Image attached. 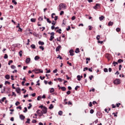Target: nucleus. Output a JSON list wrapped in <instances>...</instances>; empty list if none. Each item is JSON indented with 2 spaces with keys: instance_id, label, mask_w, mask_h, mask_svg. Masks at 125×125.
Masks as SVG:
<instances>
[{
  "instance_id": "nucleus-12",
  "label": "nucleus",
  "mask_w": 125,
  "mask_h": 125,
  "mask_svg": "<svg viewBox=\"0 0 125 125\" xmlns=\"http://www.w3.org/2000/svg\"><path fill=\"white\" fill-rule=\"evenodd\" d=\"M36 113L38 114H43V111H41L40 110H38L36 111Z\"/></svg>"
},
{
  "instance_id": "nucleus-35",
  "label": "nucleus",
  "mask_w": 125,
  "mask_h": 125,
  "mask_svg": "<svg viewBox=\"0 0 125 125\" xmlns=\"http://www.w3.org/2000/svg\"><path fill=\"white\" fill-rule=\"evenodd\" d=\"M46 113H38V116H39V117H42V116H43V114H45Z\"/></svg>"
},
{
  "instance_id": "nucleus-16",
  "label": "nucleus",
  "mask_w": 125,
  "mask_h": 125,
  "mask_svg": "<svg viewBox=\"0 0 125 125\" xmlns=\"http://www.w3.org/2000/svg\"><path fill=\"white\" fill-rule=\"evenodd\" d=\"M60 48H61V46H57V48H56V51H59Z\"/></svg>"
},
{
  "instance_id": "nucleus-39",
  "label": "nucleus",
  "mask_w": 125,
  "mask_h": 125,
  "mask_svg": "<svg viewBox=\"0 0 125 125\" xmlns=\"http://www.w3.org/2000/svg\"><path fill=\"white\" fill-rule=\"evenodd\" d=\"M27 109H28V108H27V107H24V111L22 112H23L24 113H27Z\"/></svg>"
},
{
  "instance_id": "nucleus-40",
  "label": "nucleus",
  "mask_w": 125,
  "mask_h": 125,
  "mask_svg": "<svg viewBox=\"0 0 125 125\" xmlns=\"http://www.w3.org/2000/svg\"><path fill=\"white\" fill-rule=\"evenodd\" d=\"M88 69H91V68H88L87 67H84V69L83 70V71H85V70H88Z\"/></svg>"
},
{
  "instance_id": "nucleus-51",
  "label": "nucleus",
  "mask_w": 125,
  "mask_h": 125,
  "mask_svg": "<svg viewBox=\"0 0 125 125\" xmlns=\"http://www.w3.org/2000/svg\"><path fill=\"white\" fill-rule=\"evenodd\" d=\"M16 91H17V93L19 94V93H20V90H19V88H17V90H16Z\"/></svg>"
},
{
  "instance_id": "nucleus-17",
  "label": "nucleus",
  "mask_w": 125,
  "mask_h": 125,
  "mask_svg": "<svg viewBox=\"0 0 125 125\" xmlns=\"http://www.w3.org/2000/svg\"><path fill=\"white\" fill-rule=\"evenodd\" d=\"M113 24H114L113 22L109 21L108 23V26H113Z\"/></svg>"
},
{
  "instance_id": "nucleus-52",
  "label": "nucleus",
  "mask_w": 125,
  "mask_h": 125,
  "mask_svg": "<svg viewBox=\"0 0 125 125\" xmlns=\"http://www.w3.org/2000/svg\"><path fill=\"white\" fill-rule=\"evenodd\" d=\"M39 49H41V50H42V51H43L44 50L43 46H40Z\"/></svg>"
},
{
  "instance_id": "nucleus-5",
  "label": "nucleus",
  "mask_w": 125,
  "mask_h": 125,
  "mask_svg": "<svg viewBox=\"0 0 125 125\" xmlns=\"http://www.w3.org/2000/svg\"><path fill=\"white\" fill-rule=\"evenodd\" d=\"M12 78V76H9V75H6V76H4V78L6 79V80H9Z\"/></svg>"
},
{
  "instance_id": "nucleus-55",
  "label": "nucleus",
  "mask_w": 125,
  "mask_h": 125,
  "mask_svg": "<svg viewBox=\"0 0 125 125\" xmlns=\"http://www.w3.org/2000/svg\"><path fill=\"white\" fill-rule=\"evenodd\" d=\"M37 122V121L36 120H31V123L35 124Z\"/></svg>"
},
{
  "instance_id": "nucleus-43",
  "label": "nucleus",
  "mask_w": 125,
  "mask_h": 125,
  "mask_svg": "<svg viewBox=\"0 0 125 125\" xmlns=\"http://www.w3.org/2000/svg\"><path fill=\"white\" fill-rule=\"evenodd\" d=\"M5 84H10V82H9L8 81H6L4 82V85Z\"/></svg>"
},
{
  "instance_id": "nucleus-56",
  "label": "nucleus",
  "mask_w": 125,
  "mask_h": 125,
  "mask_svg": "<svg viewBox=\"0 0 125 125\" xmlns=\"http://www.w3.org/2000/svg\"><path fill=\"white\" fill-rule=\"evenodd\" d=\"M116 32H120V31H121V29L119 27L116 28Z\"/></svg>"
},
{
  "instance_id": "nucleus-48",
  "label": "nucleus",
  "mask_w": 125,
  "mask_h": 125,
  "mask_svg": "<svg viewBox=\"0 0 125 125\" xmlns=\"http://www.w3.org/2000/svg\"><path fill=\"white\" fill-rule=\"evenodd\" d=\"M109 72V71H108V70H107L106 68L104 69V72L106 73V72Z\"/></svg>"
},
{
  "instance_id": "nucleus-53",
  "label": "nucleus",
  "mask_w": 125,
  "mask_h": 125,
  "mask_svg": "<svg viewBox=\"0 0 125 125\" xmlns=\"http://www.w3.org/2000/svg\"><path fill=\"white\" fill-rule=\"evenodd\" d=\"M58 81H59V82H63V80L61 78H58Z\"/></svg>"
},
{
  "instance_id": "nucleus-4",
  "label": "nucleus",
  "mask_w": 125,
  "mask_h": 125,
  "mask_svg": "<svg viewBox=\"0 0 125 125\" xmlns=\"http://www.w3.org/2000/svg\"><path fill=\"white\" fill-rule=\"evenodd\" d=\"M113 83L115 84H120V80L119 79H116V80H114V82H113Z\"/></svg>"
},
{
  "instance_id": "nucleus-7",
  "label": "nucleus",
  "mask_w": 125,
  "mask_h": 125,
  "mask_svg": "<svg viewBox=\"0 0 125 125\" xmlns=\"http://www.w3.org/2000/svg\"><path fill=\"white\" fill-rule=\"evenodd\" d=\"M20 119H21V120H24L25 117L24 115H22L21 114L20 115Z\"/></svg>"
},
{
  "instance_id": "nucleus-59",
  "label": "nucleus",
  "mask_w": 125,
  "mask_h": 125,
  "mask_svg": "<svg viewBox=\"0 0 125 125\" xmlns=\"http://www.w3.org/2000/svg\"><path fill=\"white\" fill-rule=\"evenodd\" d=\"M63 14H64V11H62L60 13V15H63Z\"/></svg>"
},
{
  "instance_id": "nucleus-8",
  "label": "nucleus",
  "mask_w": 125,
  "mask_h": 125,
  "mask_svg": "<svg viewBox=\"0 0 125 125\" xmlns=\"http://www.w3.org/2000/svg\"><path fill=\"white\" fill-rule=\"evenodd\" d=\"M81 78H83V76H77V79L78 81H81Z\"/></svg>"
},
{
  "instance_id": "nucleus-24",
  "label": "nucleus",
  "mask_w": 125,
  "mask_h": 125,
  "mask_svg": "<svg viewBox=\"0 0 125 125\" xmlns=\"http://www.w3.org/2000/svg\"><path fill=\"white\" fill-rule=\"evenodd\" d=\"M99 20L100 21H102V20H104V16H102L101 17H99Z\"/></svg>"
},
{
  "instance_id": "nucleus-10",
  "label": "nucleus",
  "mask_w": 125,
  "mask_h": 125,
  "mask_svg": "<svg viewBox=\"0 0 125 125\" xmlns=\"http://www.w3.org/2000/svg\"><path fill=\"white\" fill-rule=\"evenodd\" d=\"M97 5H100V4L96 3V5L93 7L94 9H98V7H97Z\"/></svg>"
},
{
  "instance_id": "nucleus-15",
  "label": "nucleus",
  "mask_w": 125,
  "mask_h": 125,
  "mask_svg": "<svg viewBox=\"0 0 125 125\" xmlns=\"http://www.w3.org/2000/svg\"><path fill=\"white\" fill-rule=\"evenodd\" d=\"M88 61H90V58H85V64H88Z\"/></svg>"
},
{
  "instance_id": "nucleus-49",
  "label": "nucleus",
  "mask_w": 125,
  "mask_h": 125,
  "mask_svg": "<svg viewBox=\"0 0 125 125\" xmlns=\"http://www.w3.org/2000/svg\"><path fill=\"white\" fill-rule=\"evenodd\" d=\"M4 59H7V54H4V56L3 57Z\"/></svg>"
},
{
  "instance_id": "nucleus-20",
  "label": "nucleus",
  "mask_w": 125,
  "mask_h": 125,
  "mask_svg": "<svg viewBox=\"0 0 125 125\" xmlns=\"http://www.w3.org/2000/svg\"><path fill=\"white\" fill-rule=\"evenodd\" d=\"M40 59V58L39 57V56H36L34 57V61L39 60V59Z\"/></svg>"
},
{
  "instance_id": "nucleus-32",
  "label": "nucleus",
  "mask_w": 125,
  "mask_h": 125,
  "mask_svg": "<svg viewBox=\"0 0 125 125\" xmlns=\"http://www.w3.org/2000/svg\"><path fill=\"white\" fill-rule=\"evenodd\" d=\"M38 20L39 21H42V20H43V18H42V17H40L38 19Z\"/></svg>"
},
{
  "instance_id": "nucleus-26",
  "label": "nucleus",
  "mask_w": 125,
  "mask_h": 125,
  "mask_svg": "<svg viewBox=\"0 0 125 125\" xmlns=\"http://www.w3.org/2000/svg\"><path fill=\"white\" fill-rule=\"evenodd\" d=\"M73 52H75V53H79V48H77V49H75V51H73Z\"/></svg>"
},
{
  "instance_id": "nucleus-21",
  "label": "nucleus",
  "mask_w": 125,
  "mask_h": 125,
  "mask_svg": "<svg viewBox=\"0 0 125 125\" xmlns=\"http://www.w3.org/2000/svg\"><path fill=\"white\" fill-rule=\"evenodd\" d=\"M31 104H28V106L27 107H24V108H27V109H30V108H31Z\"/></svg>"
},
{
  "instance_id": "nucleus-37",
  "label": "nucleus",
  "mask_w": 125,
  "mask_h": 125,
  "mask_svg": "<svg viewBox=\"0 0 125 125\" xmlns=\"http://www.w3.org/2000/svg\"><path fill=\"white\" fill-rule=\"evenodd\" d=\"M45 70L46 71V73H51V70H48V69L45 68Z\"/></svg>"
},
{
  "instance_id": "nucleus-47",
  "label": "nucleus",
  "mask_w": 125,
  "mask_h": 125,
  "mask_svg": "<svg viewBox=\"0 0 125 125\" xmlns=\"http://www.w3.org/2000/svg\"><path fill=\"white\" fill-rule=\"evenodd\" d=\"M70 29H71V27L70 26H68V28H66V31H70Z\"/></svg>"
},
{
  "instance_id": "nucleus-45",
  "label": "nucleus",
  "mask_w": 125,
  "mask_h": 125,
  "mask_svg": "<svg viewBox=\"0 0 125 125\" xmlns=\"http://www.w3.org/2000/svg\"><path fill=\"white\" fill-rule=\"evenodd\" d=\"M25 123L30 124V119H27V121H25Z\"/></svg>"
},
{
  "instance_id": "nucleus-1",
  "label": "nucleus",
  "mask_w": 125,
  "mask_h": 125,
  "mask_svg": "<svg viewBox=\"0 0 125 125\" xmlns=\"http://www.w3.org/2000/svg\"><path fill=\"white\" fill-rule=\"evenodd\" d=\"M33 71V72H34V73H35V74H39V73H43V71H42L41 69H34L32 71Z\"/></svg>"
},
{
  "instance_id": "nucleus-33",
  "label": "nucleus",
  "mask_w": 125,
  "mask_h": 125,
  "mask_svg": "<svg viewBox=\"0 0 125 125\" xmlns=\"http://www.w3.org/2000/svg\"><path fill=\"white\" fill-rule=\"evenodd\" d=\"M10 68H12V69H15L16 68V66H15V65H12L10 66Z\"/></svg>"
},
{
  "instance_id": "nucleus-61",
  "label": "nucleus",
  "mask_w": 125,
  "mask_h": 125,
  "mask_svg": "<svg viewBox=\"0 0 125 125\" xmlns=\"http://www.w3.org/2000/svg\"><path fill=\"white\" fill-rule=\"evenodd\" d=\"M111 107L112 108H115V107H117V106L114 105V104H111Z\"/></svg>"
},
{
  "instance_id": "nucleus-22",
  "label": "nucleus",
  "mask_w": 125,
  "mask_h": 125,
  "mask_svg": "<svg viewBox=\"0 0 125 125\" xmlns=\"http://www.w3.org/2000/svg\"><path fill=\"white\" fill-rule=\"evenodd\" d=\"M118 62H112V65L115 66V65L118 64Z\"/></svg>"
},
{
  "instance_id": "nucleus-34",
  "label": "nucleus",
  "mask_w": 125,
  "mask_h": 125,
  "mask_svg": "<svg viewBox=\"0 0 125 125\" xmlns=\"http://www.w3.org/2000/svg\"><path fill=\"white\" fill-rule=\"evenodd\" d=\"M54 92V88H51L50 90H49V93H52Z\"/></svg>"
},
{
  "instance_id": "nucleus-23",
  "label": "nucleus",
  "mask_w": 125,
  "mask_h": 125,
  "mask_svg": "<svg viewBox=\"0 0 125 125\" xmlns=\"http://www.w3.org/2000/svg\"><path fill=\"white\" fill-rule=\"evenodd\" d=\"M48 109H42V111H41V112H43V114H46V110Z\"/></svg>"
},
{
  "instance_id": "nucleus-44",
  "label": "nucleus",
  "mask_w": 125,
  "mask_h": 125,
  "mask_svg": "<svg viewBox=\"0 0 125 125\" xmlns=\"http://www.w3.org/2000/svg\"><path fill=\"white\" fill-rule=\"evenodd\" d=\"M56 24V21H53L52 22V25H53L54 26Z\"/></svg>"
},
{
  "instance_id": "nucleus-11",
  "label": "nucleus",
  "mask_w": 125,
  "mask_h": 125,
  "mask_svg": "<svg viewBox=\"0 0 125 125\" xmlns=\"http://www.w3.org/2000/svg\"><path fill=\"white\" fill-rule=\"evenodd\" d=\"M30 34H33L34 37H37V34L36 32H30Z\"/></svg>"
},
{
  "instance_id": "nucleus-29",
  "label": "nucleus",
  "mask_w": 125,
  "mask_h": 125,
  "mask_svg": "<svg viewBox=\"0 0 125 125\" xmlns=\"http://www.w3.org/2000/svg\"><path fill=\"white\" fill-rule=\"evenodd\" d=\"M30 21H31V22L34 23V22H36V19L32 18L31 19Z\"/></svg>"
},
{
  "instance_id": "nucleus-25",
  "label": "nucleus",
  "mask_w": 125,
  "mask_h": 125,
  "mask_svg": "<svg viewBox=\"0 0 125 125\" xmlns=\"http://www.w3.org/2000/svg\"><path fill=\"white\" fill-rule=\"evenodd\" d=\"M64 104L72 105V103H71L70 102H64Z\"/></svg>"
},
{
  "instance_id": "nucleus-62",
  "label": "nucleus",
  "mask_w": 125,
  "mask_h": 125,
  "mask_svg": "<svg viewBox=\"0 0 125 125\" xmlns=\"http://www.w3.org/2000/svg\"><path fill=\"white\" fill-rule=\"evenodd\" d=\"M94 112V111L93 109L90 110V114H93Z\"/></svg>"
},
{
  "instance_id": "nucleus-63",
  "label": "nucleus",
  "mask_w": 125,
  "mask_h": 125,
  "mask_svg": "<svg viewBox=\"0 0 125 125\" xmlns=\"http://www.w3.org/2000/svg\"><path fill=\"white\" fill-rule=\"evenodd\" d=\"M100 39V36L98 35V36H96V40H99V39Z\"/></svg>"
},
{
  "instance_id": "nucleus-27",
  "label": "nucleus",
  "mask_w": 125,
  "mask_h": 125,
  "mask_svg": "<svg viewBox=\"0 0 125 125\" xmlns=\"http://www.w3.org/2000/svg\"><path fill=\"white\" fill-rule=\"evenodd\" d=\"M5 97H3V98H1V100H0V103L2 102H5Z\"/></svg>"
},
{
  "instance_id": "nucleus-19",
  "label": "nucleus",
  "mask_w": 125,
  "mask_h": 125,
  "mask_svg": "<svg viewBox=\"0 0 125 125\" xmlns=\"http://www.w3.org/2000/svg\"><path fill=\"white\" fill-rule=\"evenodd\" d=\"M38 44H39V45H43L44 43L43 42H42L41 41H39V42H38Z\"/></svg>"
},
{
  "instance_id": "nucleus-64",
  "label": "nucleus",
  "mask_w": 125,
  "mask_h": 125,
  "mask_svg": "<svg viewBox=\"0 0 125 125\" xmlns=\"http://www.w3.org/2000/svg\"><path fill=\"white\" fill-rule=\"evenodd\" d=\"M78 88H79V86H75V91L78 90Z\"/></svg>"
},
{
  "instance_id": "nucleus-50",
  "label": "nucleus",
  "mask_w": 125,
  "mask_h": 125,
  "mask_svg": "<svg viewBox=\"0 0 125 125\" xmlns=\"http://www.w3.org/2000/svg\"><path fill=\"white\" fill-rule=\"evenodd\" d=\"M19 54H20V57H22V51H20Z\"/></svg>"
},
{
  "instance_id": "nucleus-6",
  "label": "nucleus",
  "mask_w": 125,
  "mask_h": 125,
  "mask_svg": "<svg viewBox=\"0 0 125 125\" xmlns=\"http://www.w3.org/2000/svg\"><path fill=\"white\" fill-rule=\"evenodd\" d=\"M73 52H73V50H69V55H70V56H73Z\"/></svg>"
},
{
  "instance_id": "nucleus-36",
  "label": "nucleus",
  "mask_w": 125,
  "mask_h": 125,
  "mask_svg": "<svg viewBox=\"0 0 125 125\" xmlns=\"http://www.w3.org/2000/svg\"><path fill=\"white\" fill-rule=\"evenodd\" d=\"M13 63V61L10 60L9 61V62L7 63V65H10V64Z\"/></svg>"
},
{
  "instance_id": "nucleus-58",
  "label": "nucleus",
  "mask_w": 125,
  "mask_h": 125,
  "mask_svg": "<svg viewBox=\"0 0 125 125\" xmlns=\"http://www.w3.org/2000/svg\"><path fill=\"white\" fill-rule=\"evenodd\" d=\"M120 105H121V104L117 103V104H116V105H114V106H117V107H118V106H119Z\"/></svg>"
},
{
  "instance_id": "nucleus-57",
  "label": "nucleus",
  "mask_w": 125,
  "mask_h": 125,
  "mask_svg": "<svg viewBox=\"0 0 125 125\" xmlns=\"http://www.w3.org/2000/svg\"><path fill=\"white\" fill-rule=\"evenodd\" d=\"M39 79H41V80H43L44 79V77H39Z\"/></svg>"
},
{
  "instance_id": "nucleus-30",
  "label": "nucleus",
  "mask_w": 125,
  "mask_h": 125,
  "mask_svg": "<svg viewBox=\"0 0 125 125\" xmlns=\"http://www.w3.org/2000/svg\"><path fill=\"white\" fill-rule=\"evenodd\" d=\"M39 108H41V109H48V108H46V107L43 106V105L39 106Z\"/></svg>"
},
{
  "instance_id": "nucleus-28",
  "label": "nucleus",
  "mask_w": 125,
  "mask_h": 125,
  "mask_svg": "<svg viewBox=\"0 0 125 125\" xmlns=\"http://www.w3.org/2000/svg\"><path fill=\"white\" fill-rule=\"evenodd\" d=\"M53 108H54V106L52 105V104H51L50 105H49V107H48V109H51Z\"/></svg>"
},
{
  "instance_id": "nucleus-46",
  "label": "nucleus",
  "mask_w": 125,
  "mask_h": 125,
  "mask_svg": "<svg viewBox=\"0 0 125 125\" xmlns=\"http://www.w3.org/2000/svg\"><path fill=\"white\" fill-rule=\"evenodd\" d=\"M93 105H94V104H92L91 102H90L89 103H88V106H89V107L92 106Z\"/></svg>"
},
{
  "instance_id": "nucleus-54",
  "label": "nucleus",
  "mask_w": 125,
  "mask_h": 125,
  "mask_svg": "<svg viewBox=\"0 0 125 125\" xmlns=\"http://www.w3.org/2000/svg\"><path fill=\"white\" fill-rule=\"evenodd\" d=\"M12 96L16 97V94H15V92H12Z\"/></svg>"
},
{
  "instance_id": "nucleus-14",
  "label": "nucleus",
  "mask_w": 125,
  "mask_h": 125,
  "mask_svg": "<svg viewBox=\"0 0 125 125\" xmlns=\"http://www.w3.org/2000/svg\"><path fill=\"white\" fill-rule=\"evenodd\" d=\"M116 62L121 63L123 62V60L119 59V60H117V62Z\"/></svg>"
},
{
  "instance_id": "nucleus-31",
  "label": "nucleus",
  "mask_w": 125,
  "mask_h": 125,
  "mask_svg": "<svg viewBox=\"0 0 125 125\" xmlns=\"http://www.w3.org/2000/svg\"><path fill=\"white\" fill-rule=\"evenodd\" d=\"M12 2L13 3H14V4H15V5H16V4H17V2L15 0H12Z\"/></svg>"
},
{
  "instance_id": "nucleus-60",
  "label": "nucleus",
  "mask_w": 125,
  "mask_h": 125,
  "mask_svg": "<svg viewBox=\"0 0 125 125\" xmlns=\"http://www.w3.org/2000/svg\"><path fill=\"white\" fill-rule=\"evenodd\" d=\"M19 105V102H17V103H15V105L18 106Z\"/></svg>"
},
{
  "instance_id": "nucleus-3",
  "label": "nucleus",
  "mask_w": 125,
  "mask_h": 125,
  "mask_svg": "<svg viewBox=\"0 0 125 125\" xmlns=\"http://www.w3.org/2000/svg\"><path fill=\"white\" fill-rule=\"evenodd\" d=\"M59 7H61L62 9H66L67 6H66V4L61 3L59 4Z\"/></svg>"
},
{
  "instance_id": "nucleus-38",
  "label": "nucleus",
  "mask_w": 125,
  "mask_h": 125,
  "mask_svg": "<svg viewBox=\"0 0 125 125\" xmlns=\"http://www.w3.org/2000/svg\"><path fill=\"white\" fill-rule=\"evenodd\" d=\"M46 21H47V23L51 24V21H50V20H49V19H48V18L46 19Z\"/></svg>"
},
{
  "instance_id": "nucleus-42",
  "label": "nucleus",
  "mask_w": 125,
  "mask_h": 125,
  "mask_svg": "<svg viewBox=\"0 0 125 125\" xmlns=\"http://www.w3.org/2000/svg\"><path fill=\"white\" fill-rule=\"evenodd\" d=\"M106 59H108V60H109V59H110V58H109V54H106Z\"/></svg>"
},
{
  "instance_id": "nucleus-2",
  "label": "nucleus",
  "mask_w": 125,
  "mask_h": 125,
  "mask_svg": "<svg viewBox=\"0 0 125 125\" xmlns=\"http://www.w3.org/2000/svg\"><path fill=\"white\" fill-rule=\"evenodd\" d=\"M48 34L51 35L50 37H49V41H52V40H54V32L48 33Z\"/></svg>"
},
{
  "instance_id": "nucleus-41",
  "label": "nucleus",
  "mask_w": 125,
  "mask_h": 125,
  "mask_svg": "<svg viewBox=\"0 0 125 125\" xmlns=\"http://www.w3.org/2000/svg\"><path fill=\"white\" fill-rule=\"evenodd\" d=\"M62 115H63V111H59V115L61 116Z\"/></svg>"
},
{
  "instance_id": "nucleus-9",
  "label": "nucleus",
  "mask_w": 125,
  "mask_h": 125,
  "mask_svg": "<svg viewBox=\"0 0 125 125\" xmlns=\"http://www.w3.org/2000/svg\"><path fill=\"white\" fill-rule=\"evenodd\" d=\"M30 58L25 59V63L28 64L30 63Z\"/></svg>"
},
{
  "instance_id": "nucleus-18",
  "label": "nucleus",
  "mask_w": 125,
  "mask_h": 125,
  "mask_svg": "<svg viewBox=\"0 0 125 125\" xmlns=\"http://www.w3.org/2000/svg\"><path fill=\"white\" fill-rule=\"evenodd\" d=\"M30 47L34 49H36V45H34V44H31V45H30Z\"/></svg>"
},
{
  "instance_id": "nucleus-13",
  "label": "nucleus",
  "mask_w": 125,
  "mask_h": 125,
  "mask_svg": "<svg viewBox=\"0 0 125 125\" xmlns=\"http://www.w3.org/2000/svg\"><path fill=\"white\" fill-rule=\"evenodd\" d=\"M59 89H62V91H66V87H62L59 88Z\"/></svg>"
}]
</instances>
